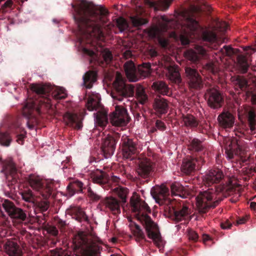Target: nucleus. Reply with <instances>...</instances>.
<instances>
[{
	"mask_svg": "<svg viewBox=\"0 0 256 256\" xmlns=\"http://www.w3.org/2000/svg\"><path fill=\"white\" fill-rule=\"evenodd\" d=\"M17 164V183L18 180V193L26 202L36 203L42 212L46 211L50 206L47 199L52 194V184H47L38 176L30 175L22 178L21 170Z\"/></svg>",
	"mask_w": 256,
	"mask_h": 256,
	"instance_id": "1",
	"label": "nucleus"
},
{
	"mask_svg": "<svg viewBox=\"0 0 256 256\" xmlns=\"http://www.w3.org/2000/svg\"><path fill=\"white\" fill-rule=\"evenodd\" d=\"M30 90L36 97L30 100L24 106L23 114L28 117H35L36 115L48 114H55L52 98L62 100L65 98L67 94L65 90L60 88L53 90V88L47 84H32L30 85Z\"/></svg>",
	"mask_w": 256,
	"mask_h": 256,
	"instance_id": "2",
	"label": "nucleus"
},
{
	"mask_svg": "<svg viewBox=\"0 0 256 256\" xmlns=\"http://www.w3.org/2000/svg\"><path fill=\"white\" fill-rule=\"evenodd\" d=\"M224 177L222 172L219 169L210 170L204 176V184L208 187L214 184V188H210L198 196L197 206L200 213H206L210 208H215L222 200L220 193L218 192L215 184L219 183Z\"/></svg>",
	"mask_w": 256,
	"mask_h": 256,
	"instance_id": "3",
	"label": "nucleus"
},
{
	"mask_svg": "<svg viewBox=\"0 0 256 256\" xmlns=\"http://www.w3.org/2000/svg\"><path fill=\"white\" fill-rule=\"evenodd\" d=\"M132 210L136 213L137 219L144 226L148 236L152 239L158 248L162 246V240L158 225L148 215L151 213V210L148 204L140 198L132 197L130 199Z\"/></svg>",
	"mask_w": 256,
	"mask_h": 256,
	"instance_id": "4",
	"label": "nucleus"
},
{
	"mask_svg": "<svg viewBox=\"0 0 256 256\" xmlns=\"http://www.w3.org/2000/svg\"><path fill=\"white\" fill-rule=\"evenodd\" d=\"M162 22L158 24L154 25L148 31V35L152 38H158L160 44L163 47H166L168 42L165 39L162 38L163 34L166 32L168 29H178L180 27L184 30L185 33L196 32L200 27L198 22L193 19V17H184L186 18L185 23L180 24L178 22V17H174L176 20H170L168 17H160Z\"/></svg>",
	"mask_w": 256,
	"mask_h": 256,
	"instance_id": "5",
	"label": "nucleus"
},
{
	"mask_svg": "<svg viewBox=\"0 0 256 256\" xmlns=\"http://www.w3.org/2000/svg\"><path fill=\"white\" fill-rule=\"evenodd\" d=\"M110 96L114 101L118 102H122L127 98L134 96L142 104L148 100V96L143 86L139 84H126L120 74L116 76L113 83Z\"/></svg>",
	"mask_w": 256,
	"mask_h": 256,
	"instance_id": "6",
	"label": "nucleus"
},
{
	"mask_svg": "<svg viewBox=\"0 0 256 256\" xmlns=\"http://www.w3.org/2000/svg\"><path fill=\"white\" fill-rule=\"evenodd\" d=\"M90 17H73L74 22L80 34L88 38H100L104 36L102 28L104 26V18L106 17H96L98 18L96 22L90 18Z\"/></svg>",
	"mask_w": 256,
	"mask_h": 256,
	"instance_id": "7",
	"label": "nucleus"
},
{
	"mask_svg": "<svg viewBox=\"0 0 256 256\" xmlns=\"http://www.w3.org/2000/svg\"><path fill=\"white\" fill-rule=\"evenodd\" d=\"M235 90L245 92L248 98L250 97V100L253 106H248L244 108L245 114L252 132L256 130V94L248 90L249 86L246 79L244 76H238L234 80Z\"/></svg>",
	"mask_w": 256,
	"mask_h": 256,
	"instance_id": "8",
	"label": "nucleus"
},
{
	"mask_svg": "<svg viewBox=\"0 0 256 256\" xmlns=\"http://www.w3.org/2000/svg\"><path fill=\"white\" fill-rule=\"evenodd\" d=\"M164 216L176 223L183 220H188L191 213L190 209L182 202H178L176 200L164 201Z\"/></svg>",
	"mask_w": 256,
	"mask_h": 256,
	"instance_id": "9",
	"label": "nucleus"
},
{
	"mask_svg": "<svg viewBox=\"0 0 256 256\" xmlns=\"http://www.w3.org/2000/svg\"><path fill=\"white\" fill-rule=\"evenodd\" d=\"M72 8L78 16H106L110 14L104 7L86 0H76L72 4Z\"/></svg>",
	"mask_w": 256,
	"mask_h": 256,
	"instance_id": "10",
	"label": "nucleus"
},
{
	"mask_svg": "<svg viewBox=\"0 0 256 256\" xmlns=\"http://www.w3.org/2000/svg\"><path fill=\"white\" fill-rule=\"evenodd\" d=\"M150 64L147 62L136 68L132 60L126 62L124 64L126 74L130 82H136L148 76L150 73Z\"/></svg>",
	"mask_w": 256,
	"mask_h": 256,
	"instance_id": "11",
	"label": "nucleus"
},
{
	"mask_svg": "<svg viewBox=\"0 0 256 256\" xmlns=\"http://www.w3.org/2000/svg\"><path fill=\"white\" fill-rule=\"evenodd\" d=\"M174 0H134V7L133 8L136 12L134 16H142L146 10L142 4L148 6L154 12L158 10L166 11L170 8Z\"/></svg>",
	"mask_w": 256,
	"mask_h": 256,
	"instance_id": "12",
	"label": "nucleus"
},
{
	"mask_svg": "<svg viewBox=\"0 0 256 256\" xmlns=\"http://www.w3.org/2000/svg\"><path fill=\"white\" fill-rule=\"evenodd\" d=\"M111 124L116 126H126L130 121L127 110L122 106H116L115 110L110 116Z\"/></svg>",
	"mask_w": 256,
	"mask_h": 256,
	"instance_id": "13",
	"label": "nucleus"
},
{
	"mask_svg": "<svg viewBox=\"0 0 256 256\" xmlns=\"http://www.w3.org/2000/svg\"><path fill=\"white\" fill-rule=\"evenodd\" d=\"M185 74L187 82L191 90H199L203 87L202 78L196 68L186 66Z\"/></svg>",
	"mask_w": 256,
	"mask_h": 256,
	"instance_id": "14",
	"label": "nucleus"
},
{
	"mask_svg": "<svg viewBox=\"0 0 256 256\" xmlns=\"http://www.w3.org/2000/svg\"><path fill=\"white\" fill-rule=\"evenodd\" d=\"M0 162H2V164L1 172L4 173L6 179L11 182L10 184L14 185V184H16V168L12 158L8 157L2 162V158H0Z\"/></svg>",
	"mask_w": 256,
	"mask_h": 256,
	"instance_id": "15",
	"label": "nucleus"
},
{
	"mask_svg": "<svg viewBox=\"0 0 256 256\" xmlns=\"http://www.w3.org/2000/svg\"><path fill=\"white\" fill-rule=\"evenodd\" d=\"M154 164L150 160L144 158L138 161L136 172L139 177L146 179L152 176L154 170Z\"/></svg>",
	"mask_w": 256,
	"mask_h": 256,
	"instance_id": "16",
	"label": "nucleus"
},
{
	"mask_svg": "<svg viewBox=\"0 0 256 256\" xmlns=\"http://www.w3.org/2000/svg\"><path fill=\"white\" fill-rule=\"evenodd\" d=\"M210 6L206 4L201 5L190 4L187 8H184L180 16H194V14H206L207 16L214 14Z\"/></svg>",
	"mask_w": 256,
	"mask_h": 256,
	"instance_id": "17",
	"label": "nucleus"
},
{
	"mask_svg": "<svg viewBox=\"0 0 256 256\" xmlns=\"http://www.w3.org/2000/svg\"><path fill=\"white\" fill-rule=\"evenodd\" d=\"M208 104L210 107L214 109H218L222 107L224 102V98L222 94L215 88H209L206 94Z\"/></svg>",
	"mask_w": 256,
	"mask_h": 256,
	"instance_id": "18",
	"label": "nucleus"
},
{
	"mask_svg": "<svg viewBox=\"0 0 256 256\" xmlns=\"http://www.w3.org/2000/svg\"><path fill=\"white\" fill-rule=\"evenodd\" d=\"M63 119L66 124L76 130H80L82 126V117L80 114L69 112H66Z\"/></svg>",
	"mask_w": 256,
	"mask_h": 256,
	"instance_id": "19",
	"label": "nucleus"
},
{
	"mask_svg": "<svg viewBox=\"0 0 256 256\" xmlns=\"http://www.w3.org/2000/svg\"><path fill=\"white\" fill-rule=\"evenodd\" d=\"M138 150L136 142L132 140H124L122 146V153L124 158L132 160L138 154Z\"/></svg>",
	"mask_w": 256,
	"mask_h": 256,
	"instance_id": "20",
	"label": "nucleus"
},
{
	"mask_svg": "<svg viewBox=\"0 0 256 256\" xmlns=\"http://www.w3.org/2000/svg\"><path fill=\"white\" fill-rule=\"evenodd\" d=\"M100 205L102 206V209L110 210L113 214L120 212V202L116 198L106 197L100 201Z\"/></svg>",
	"mask_w": 256,
	"mask_h": 256,
	"instance_id": "21",
	"label": "nucleus"
},
{
	"mask_svg": "<svg viewBox=\"0 0 256 256\" xmlns=\"http://www.w3.org/2000/svg\"><path fill=\"white\" fill-rule=\"evenodd\" d=\"M168 188L166 186L153 187L150 190V194L156 202L159 204L164 209L165 205L164 201L171 200L170 198H164V196L168 193Z\"/></svg>",
	"mask_w": 256,
	"mask_h": 256,
	"instance_id": "22",
	"label": "nucleus"
},
{
	"mask_svg": "<svg viewBox=\"0 0 256 256\" xmlns=\"http://www.w3.org/2000/svg\"><path fill=\"white\" fill-rule=\"evenodd\" d=\"M206 54L205 49L200 46H196L195 50H188L184 52L186 58L194 64H198Z\"/></svg>",
	"mask_w": 256,
	"mask_h": 256,
	"instance_id": "23",
	"label": "nucleus"
},
{
	"mask_svg": "<svg viewBox=\"0 0 256 256\" xmlns=\"http://www.w3.org/2000/svg\"><path fill=\"white\" fill-rule=\"evenodd\" d=\"M204 162V159L200 157V160H198L196 158H187L184 159L181 166V170L184 174L186 175L191 174L192 172H194L196 164L200 165L203 163Z\"/></svg>",
	"mask_w": 256,
	"mask_h": 256,
	"instance_id": "24",
	"label": "nucleus"
},
{
	"mask_svg": "<svg viewBox=\"0 0 256 256\" xmlns=\"http://www.w3.org/2000/svg\"><path fill=\"white\" fill-rule=\"evenodd\" d=\"M116 140L110 136H107L102 143V151L105 158H108L114 153L116 149Z\"/></svg>",
	"mask_w": 256,
	"mask_h": 256,
	"instance_id": "25",
	"label": "nucleus"
},
{
	"mask_svg": "<svg viewBox=\"0 0 256 256\" xmlns=\"http://www.w3.org/2000/svg\"><path fill=\"white\" fill-rule=\"evenodd\" d=\"M234 117L228 111L224 110L218 117L220 125L223 128H231L234 122Z\"/></svg>",
	"mask_w": 256,
	"mask_h": 256,
	"instance_id": "26",
	"label": "nucleus"
},
{
	"mask_svg": "<svg viewBox=\"0 0 256 256\" xmlns=\"http://www.w3.org/2000/svg\"><path fill=\"white\" fill-rule=\"evenodd\" d=\"M152 106L157 114H164L168 112V102L161 96L156 97L154 99Z\"/></svg>",
	"mask_w": 256,
	"mask_h": 256,
	"instance_id": "27",
	"label": "nucleus"
},
{
	"mask_svg": "<svg viewBox=\"0 0 256 256\" xmlns=\"http://www.w3.org/2000/svg\"><path fill=\"white\" fill-rule=\"evenodd\" d=\"M67 213L79 222L88 221V217L85 212L80 207L70 206V208L67 210Z\"/></svg>",
	"mask_w": 256,
	"mask_h": 256,
	"instance_id": "28",
	"label": "nucleus"
},
{
	"mask_svg": "<svg viewBox=\"0 0 256 256\" xmlns=\"http://www.w3.org/2000/svg\"><path fill=\"white\" fill-rule=\"evenodd\" d=\"M82 85L86 88H91L97 80V73L93 70L86 72L82 76Z\"/></svg>",
	"mask_w": 256,
	"mask_h": 256,
	"instance_id": "29",
	"label": "nucleus"
},
{
	"mask_svg": "<svg viewBox=\"0 0 256 256\" xmlns=\"http://www.w3.org/2000/svg\"><path fill=\"white\" fill-rule=\"evenodd\" d=\"M92 178L94 182L101 186L106 184L109 180L108 176L106 172L98 170L92 174Z\"/></svg>",
	"mask_w": 256,
	"mask_h": 256,
	"instance_id": "30",
	"label": "nucleus"
},
{
	"mask_svg": "<svg viewBox=\"0 0 256 256\" xmlns=\"http://www.w3.org/2000/svg\"><path fill=\"white\" fill-rule=\"evenodd\" d=\"M152 86L156 92L162 95L170 96L171 94L168 86L162 81L155 82Z\"/></svg>",
	"mask_w": 256,
	"mask_h": 256,
	"instance_id": "31",
	"label": "nucleus"
},
{
	"mask_svg": "<svg viewBox=\"0 0 256 256\" xmlns=\"http://www.w3.org/2000/svg\"><path fill=\"white\" fill-rule=\"evenodd\" d=\"M84 188V184L78 180H75L70 182L67 186V190L70 196L76 192H82Z\"/></svg>",
	"mask_w": 256,
	"mask_h": 256,
	"instance_id": "32",
	"label": "nucleus"
},
{
	"mask_svg": "<svg viewBox=\"0 0 256 256\" xmlns=\"http://www.w3.org/2000/svg\"><path fill=\"white\" fill-rule=\"evenodd\" d=\"M168 75L171 81L178 84L181 82V77L178 66H170L168 67Z\"/></svg>",
	"mask_w": 256,
	"mask_h": 256,
	"instance_id": "33",
	"label": "nucleus"
},
{
	"mask_svg": "<svg viewBox=\"0 0 256 256\" xmlns=\"http://www.w3.org/2000/svg\"><path fill=\"white\" fill-rule=\"evenodd\" d=\"M95 116V123L100 127L105 126L108 122L107 112L105 111H98L94 114Z\"/></svg>",
	"mask_w": 256,
	"mask_h": 256,
	"instance_id": "34",
	"label": "nucleus"
},
{
	"mask_svg": "<svg viewBox=\"0 0 256 256\" xmlns=\"http://www.w3.org/2000/svg\"><path fill=\"white\" fill-rule=\"evenodd\" d=\"M2 206L12 218H16V208L14 204L8 200H6L2 204Z\"/></svg>",
	"mask_w": 256,
	"mask_h": 256,
	"instance_id": "35",
	"label": "nucleus"
},
{
	"mask_svg": "<svg viewBox=\"0 0 256 256\" xmlns=\"http://www.w3.org/2000/svg\"><path fill=\"white\" fill-rule=\"evenodd\" d=\"M130 230L136 238V240H142L144 238V234L140 227L135 222H132L130 224Z\"/></svg>",
	"mask_w": 256,
	"mask_h": 256,
	"instance_id": "36",
	"label": "nucleus"
},
{
	"mask_svg": "<svg viewBox=\"0 0 256 256\" xmlns=\"http://www.w3.org/2000/svg\"><path fill=\"white\" fill-rule=\"evenodd\" d=\"M183 121L186 126L191 128H195L198 125L197 119L192 115L188 114L182 116Z\"/></svg>",
	"mask_w": 256,
	"mask_h": 256,
	"instance_id": "37",
	"label": "nucleus"
},
{
	"mask_svg": "<svg viewBox=\"0 0 256 256\" xmlns=\"http://www.w3.org/2000/svg\"><path fill=\"white\" fill-rule=\"evenodd\" d=\"M189 148L190 150L200 152L203 150L204 146L202 142L200 140L194 138L190 142Z\"/></svg>",
	"mask_w": 256,
	"mask_h": 256,
	"instance_id": "38",
	"label": "nucleus"
},
{
	"mask_svg": "<svg viewBox=\"0 0 256 256\" xmlns=\"http://www.w3.org/2000/svg\"><path fill=\"white\" fill-rule=\"evenodd\" d=\"M238 64L242 73H246L248 72L249 64L246 58L242 56H240L237 58Z\"/></svg>",
	"mask_w": 256,
	"mask_h": 256,
	"instance_id": "39",
	"label": "nucleus"
},
{
	"mask_svg": "<svg viewBox=\"0 0 256 256\" xmlns=\"http://www.w3.org/2000/svg\"><path fill=\"white\" fill-rule=\"evenodd\" d=\"M100 105V102L96 98L92 96H90L88 98L86 106L88 110L90 111L96 110L99 107Z\"/></svg>",
	"mask_w": 256,
	"mask_h": 256,
	"instance_id": "40",
	"label": "nucleus"
},
{
	"mask_svg": "<svg viewBox=\"0 0 256 256\" xmlns=\"http://www.w3.org/2000/svg\"><path fill=\"white\" fill-rule=\"evenodd\" d=\"M4 248L6 252L10 256H16V244L14 242L8 241Z\"/></svg>",
	"mask_w": 256,
	"mask_h": 256,
	"instance_id": "41",
	"label": "nucleus"
},
{
	"mask_svg": "<svg viewBox=\"0 0 256 256\" xmlns=\"http://www.w3.org/2000/svg\"><path fill=\"white\" fill-rule=\"evenodd\" d=\"M202 36L204 40L210 42H214L217 40L216 34L214 32L208 30L203 32Z\"/></svg>",
	"mask_w": 256,
	"mask_h": 256,
	"instance_id": "42",
	"label": "nucleus"
},
{
	"mask_svg": "<svg viewBox=\"0 0 256 256\" xmlns=\"http://www.w3.org/2000/svg\"><path fill=\"white\" fill-rule=\"evenodd\" d=\"M242 172L243 174L246 176V177L244 178V180L245 181H248L250 178L256 172V168L252 167L250 168L246 167L242 169Z\"/></svg>",
	"mask_w": 256,
	"mask_h": 256,
	"instance_id": "43",
	"label": "nucleus"
},
{
	"mask_svg": "<svg viewBox=\"0 0 256 256\" xmlns=\"http://www.w3.org/2000/svg\"><path fill=\"white\" fill-rule=\"evenodd\" d=\"M183 188V186L178 182H174L170 184L171 192L174 196H180Z\"/></svg>",
	"mask_w": 256,
	"mask_h": 256,
	"instance_id": "44",
	"label": "nucleus"
},
{
	"mask_svg": "<svg viewBox=\"0 0 256 256\" xmlns=\"http://www.w3.org/2000/svg\"><path fill=\"white\" fill-rule=\"evenodd\" d=\"M112 11L111 13L116 14V16H124L126 12V8L122 5L114 4L112 8Z\"/></svg>",
	"mask_w": 256,
	"mask_h": 256,
	"instance_id": "45",
	"label": "nucleus"
},
{
	"mask_svg": "<svg viewBox=\"0 0 256 256\" xmlns=\"http://www.w3.org/2000/svg\"><path fill=\"white\" fill-rule=\"evenodd\" d=\"M11 138L7 132L0 134V144L4 146H9L11 142Z\"/></svg>",
	"mask_w": 256,
	"mask_h": 256,
	"instance_id": "46",
	"label": "nucleus"
},
{
	"mask_svg": "<svg viewBox=\"0 0 256 256\" xmlns=\"http://www.w3.org/2000/svg\"><path fill=\"white\" fill-rule=\"evenodd\" d=\"M204 68L213 74H216L218 69V64L213 62H209L206 63L204 65Z\"/></svg>",
	"mask_w": 256,
	"mask_h": 256,
	"instance_id": "47",
	"label": "nucleus"
},
{
	"mask_svg": "<svg viewBox=\"0 0 256 256\" xmlns=\"http://www.w3.org/2000/svg\"><path fill=\"white\" fill-rule=\"evenodd\" d=\"M116 25L121 32L124 31L128 27V23L124 17H118L116 20Z\"/></svg>",
	"mask_w": 256,
	"mask_h": 256,
	"instance_id": "48",
	"label": "nucleus"
},
{
	"mask_svg": "<svg viewBox=\"0 0 256 256\" xmlns=\"http://www.w3.org/2000/svg\"><path fill=\"white\" fill-rule=\"evenodd\" d=\"M130 18L131 22L132 23L133 26L136 27L141 26L148 22V20L141 18L142 17L132 16Z\"/></svg>",
	"mask_w": 256,
	"mask_h": 256,
	"instance_id": "49",
	"label": "nucleus"
},
{
	"mask_svg": "<svg viewBox=\"0 0 256 256\" xmlns=\"http://www.w3.org/2000/svg\"><path fill=\"white\" fill-rule=\"evenodd\" d=\"M102 55L104 60L106 64H110L113 58L112 52L107 49L104 50Z\"/></svg>",
	"mask_w": 256,
	"mask_h": 256,
	"instance_id": "50",
	"label": "nucleus"
},
{
	"mask_svg": "<svg viewBox=\"0 0 256 256\" xmlns=\"http://www.w3.org/2000/svg\"><path fill=\"white\" fill-rule=\"evenodd\" d=\"M225 154L228 159H232L234 158V150L232 142L226 146L224 148Z\"/></svg>",
	"mask_w": 256,
	"mask_h": 256,
	"instance_id": "51",
	"label": "nucleus"
},
{
	"mask_svg": "<svg viewBox=\"0 0 256 256\" xmlns=\"http://www.w3.org/2000/svg\"><path fill=\"white\" fill-rule=\"evenodd\" d=\"M88 196L93 202H97L101 198V196L94 192L90 187L88 188Z\"/></svg>",
	"mask_w": 256,
	"mask_h": 256,
	"instance_id": "52",
	"label": "nucleus"
},
{
	"mask_svg": "<svg viewBox=\"0 0 256 256\" xmlns=\"http://www.w3.org/2000/svg\"><path fill=\"white\" fill-rule=\"evenodd\" d=\"M228 24L225 22H218L216 24V28L222 32H224L228 28Z\"/></svg>",
	"mask_w": 256,
	"mask_h": 256,
	"instance_id": "53",
	"label": "nucleus"
},
{
	"mask_svg": "<svg viewBox=\"0 0 256 256\" xmlns=\"http://www.w3.org/2000/svg\"><path fill=\"white\" fill-rule=\"evenodd\" d=\"M17 224L18 221H24L26 219V214L21 208H17Z\"/></svg>",
	"mask_w": 256,
	"mask_h": 256,
	"instance_id": "54",
	"label": "nucleus"
},
{
	"mask_svg": "<svg viewBox=\"0 0 256 256\" xmlns=\"http://www.w3.org/2000/svg\"><path fill=\"white\" fill-rule=\"evenodd\" d=\"M188 239L193 242H196L198 239V234L192 230H189L188 232Z\"/></svg>",
	"mask_w": 256,
	"mask_h": 256,
	"instance_id": "55",
	"label": "nucleus"
},
{
	"mask_svg": "<svg viewBox=\"0 0 256 256\" xmlns=\"http://www.w3.org/2000/svg\"><path fill=\"white\" fill-rule=\"evenodd\" d=\"M12 4V0H7L2 6V12H6L8 10H10V8Z\"/></svg>",
	"mask_w": 256,
	"mask_h": 256,
	"instance_id": "56",
	"label": "nucleus"
},
{
	"mask_svg": "<svg viewBox=\"0 0 256 256\" xmlns=\"http://www.w3.org/2000/svg\"><path fill=\"white\" fill-rule=\"evenodd\" d=\"M46 231L48 234L54 236H56L58 234V231L57 228L52 226H48L46 228Z\"/></svg>",
	"mask_w": 256,
	"mask_h": 256,
	"instance_id": "57",
	"label": "nucleus"
},
{
	"mask_svg": "<svg viewBox=\"0 0 256 256\" xmlns=\"http://www.w3.org/2000/svg\"><path fill=\"white\" fill-rule=\"evenodd\" d=\"M232 223H234V220H232L230 222L229 220H226L220 223V226L224 230L230 229L231 228Z\"/></svg>",
	"mask_w": 256,
	"mask_h": 256,
	"instance_id": "58",
	"label": "nucleus"
},
{
	"mask_svg": "<svg viewBox=\"0 0 256 256\" xmlns=\"http://www.w3.org/2000/svg\"><path fill=\"white\" fill-rule=\"evenodd\" d=\"M223 54L230 56L233 54V48L230 46H224L222 50Z\"/></svg>",
	"mask_w": 256,
	"mask_h": 256,
	"instance_id": "59",
	"label": "nucleus"
},
{
	"mask_svg": "<svg viewBox=\"0 0 256 256\" xmlns=\"http://www.w3.org/2000/svg\"><path fill=\"white\" fill-rule=\"evenodd\" d=\"M155 126L158 129L160 130H164L166 129V126L164 122L160 120H156Z\"/></svg>",
	"mask_w": 256,
	"mask_h": 256,
	"instance_id": "60",
	"label": "nucleus"
},
{
	"mask_svg": "<svg viewBox=\"0 0 256 256\" xmlns=\"http://www.w3.org/2000/svg\"><path fill=\"white\" fill-rule=\"evenodd\" d=\"M56 224L60 228V230H63L66 227V224L65 221L62 220L61 219H58L56 221Z\"/></svg>",
	"mask_w": 256,
	"mask_h": 256,
	"instance_id": "61",
	"label": "nucleus"
},
{
	"mask_svg": "<svg viewBox=\"0 0 256 256\" xmlns=\"http://www.w3.org/2000/svg\"><path fill=\"white\" fill-rule=\"evenodd\" d=\"M180 40L182 44L184 46H186V45L189 44L190 42L187 36H186L183 34H182L180 36Z\"/></svg>",
	"mask_w": 256,
	"mask_h": 256,
	"instance_id": "62",
	"label": "nucleus"
},
{
	"mask_svg": "<svg viewBox=\"0 0 256 256\" xmlns=\"http://www.w3.org/2000/svg\"><path fill=\"white\" fill-rule=\"evenodd\" d=\"M132 54L130 50H126L123 53V57L126 59L132 58Z\"/></svg>",
	"mask_w": 256,
	"mask_h": 256,
	"instance_id": "63",
	"label": "nucleus"
},
{
	"mask_svg": "<svg viewBox=\"0 0 256 256\" xmlns=\"http://www.w3.org/2000/svg\"><path fill=\"white\" fill-rule=\"evenodd\" d=\"M246 218L245 217H242V218H238L236 221V225L241 224H243L246 222Z\"/></svg>",
	"mask_w": 256,
	"mask_h": 256,
	"instance_id": "64",
	"label": "nucleus"
}]
</instances>
